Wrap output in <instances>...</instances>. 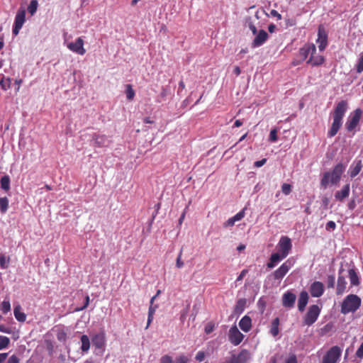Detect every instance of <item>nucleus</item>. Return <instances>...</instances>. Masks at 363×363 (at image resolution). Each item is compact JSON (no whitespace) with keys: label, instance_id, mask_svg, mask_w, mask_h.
<instances>
[{"label":"nucleus","instance_id":"obj_44","mask_svg":"<svg viewBox=\"0 0 363 363\" xmlns=\"http://www.w3.org/2000/svg\"><path fill=\"white\" fill-rule=\"evenodd\" d=\"M175 363H190V359L188 357L181 354L176 357Z\"/></svg>","mask_w":363,"mask_h":363},{"label":"nucleus","instance_id":"obj_43","mask_svg":"<svg viewBox=\"0 0 363 363\" xmlns=\"http://www.w3.org/2000/svg\"><path fill=\"white\" fill-rule=\"evenodd\" d=\"M0 85L4 90L9 89L11 86V79L9 78H7V79L3 78L0 81Z\"/></svg>","mask_w":363,"mask_h":363},{"label":"nucleus","instance_id":"obj_4","mask_svg":"<svg viewBox=\"0 0 363 363\" xmlns=\"http://www.w3.org/2000/svg\"><path fill=\"white\" fill-rule=\"evenodd\" d=\"M362 113V109L358 108L350 113L345 123L347 131L352 132L357 128L359 123Z\"/></svg>","mask_w":363,"mask_h":363},{"label":"nucleus","instance_id":"obj_62","mask_svg":"<svg viewBox=\"0 0 363 363\" xmlns=\"http://www.w3.org/2000/svg\"><path fill=\"white\" fill-rule=\"evenodd\" d=\"M7 353H1L0 354V363H3L7 358Z\"/></svg>","mask_w":363,"mask_h":363},{"label":"nucleus","instance_id":"obj_25","mask_svg":"<svg viewBox=\"0 0 363 363\" xmlns=\"http://www.w3.org/2000/svg\"><path fill=\"white\" fill-rule=\"evenodd\" d=\"M362 168V160L354 161L351 165L350 169V176L351 178L355 177L361 171Z\"/></svg>","mask_w":363,"mask_h":363},{"label":"nucleus","instance_id":"obj_29","mask_svg":"<svg viewBox=\"0 0 363 363\" xmlns=\"http://www.w3.org/2000/svg\"><path fill=\"white\" fill-rule=\"evenodd\" d=\"M246 304H247V300L245 298L238 299L237 301L235 306V309H234L235 313L237 314L242 313L246 307Z\"/></svg>","mask_w":363,"mask_h":363},{"label":"nucleus","instance_id":"obj_41","mask_svg":"<svg viewBox=\"0 0 363 363\" xmlns=\"http://www.w3.org/2000/svg\"><path fill=\"white\" fill-rule=\"evenodd\" d=\"M10 343V339L6 336L0 335V350L6 348Z\"/></svg>","mask_w":363,"mask_h":363},{"label":"nucleus","instance_id":"obj_42","mask_svg":"<svg viewBox=\"0 0 363 363\" xmlns=\"http://www.w3.org/2000/svg\"><path fill=\"white\" fill-rule=\"evenodd\" d=\"M0 310L4 314L7 313L11 310V303L9 301L4 300L1 305Z\"/></svg>","mask_w":363,"mask_h":363},{"label":"nucleus","instance_id":"obj_39","mask_svg":"<svg viewBox=\"0 0 363 363\" xmlns=\"http://www.w3.org/2000/svg\"><path fill=\"white\" fill-rule=\"evenodd\" d=\"M356 72L359 74L363 72V52L360 53L357 63L355 66Z\"/></svg>","mask_w":363,"mask_h":363},{"label":"nucleus","instance_id":"obj_35","mask_svg":"<svg viewBox=\"0 0 363 363\" xmlns=\"http://www.w3.org/2000/svg\"><path fill=\"white\" fill-rule=\"evenodd\" d=\"M9 208V199L7 197L0 198V211L4 213Z\"/></svg>","mask_w":363,"mask_h":363},{"label":"nucleus","instance_id":"obj_30","mask_svg":"<svg viewBox=\"0 0 363 363\" xmlns=\"http://www.w3.org/2000/svg\"><path fill=\"white\" fill-rule=\"evenodd\" d=\"M13 313L16 319L19 322H24L26 319V314L21 311V308L19 305L14 307Z\"/></svg>","mask_w":363,"mask_h":363},{"label":"nucleus","instance_id":"obj_33","mask_svg":"<svg viewBox=\"0 0 363 363\" xmlns=\"http://www.w3.org/2000/svg\"><path fill=\"white\" fill-rule=\"evenodd\" d=\"M157 308V305H155V306L150 305V306L149 310H148L147 323L145 329H147L149 328L150 325L151 324V323L153 320L154 314H155Z\"/></svg>","mask_w":363,"mask_h":363},{"label":"nucleus","instance_id":"obj_16","mask_svg":"<svg viewBox=\"0 0 363 363\" xmlns=\"http://www.w3.org/2000/svg\"><path fill=\"white\" fill-rule=\"evenodd\" d=\"M310 293L313 297L318 298L321 296L324 292L323 284L320 281H314L310 286Z\"/></svg>","mask_w":363,"mask_h":363},{"label":"nucleus","instance_id":"obj_17","mask_svg":"<svg viewBox=\"0 0 363 363\" xmlns=\"http://www.w3.org/2000/svg\"><path fill=\"white\" fill-rule=\"evenodd\" d=\"M316 54V48L314 44H306L299 50V55L303 60H305L308 55Z\"/></svg>","mask_w":363,"mask_h":363},{"label":"nucleus","instance_id":"obj_18","mask_svg":"<svg viewBox=\"0 0 363 363\" xmlns=\"http://www.w3.org/2000/svg\"><path fill=\"white\" fill-rule=\"evenodd\" d=\"M344 269L341 267L339 269V277L337 279V290L336 294L337 295L342 294L346 289L347 282L345 281V278L341 275Z\"/></svg>","mask_w":363,"mask_h":363},{"label":"nucleus","instance_id":"obj_60","mask_svg":"<svg viewBox=\"0 0 363 363\" xmlns=\"http://www.w3.org/2000/svg\"><path fill=\"white\" fill-rule=\"evenodd\" d=\"M0 332L9 334L11 333V330L4 325H0Z\"/></svg>","mask_w":363,"mask_h":363},{"label":"nucleus","instance_id":"obj_20","mask_svg":"<svg viewBox=\"0 0 363 363\" xmlns=\"http://www.w3.org/2000/svg\"><path fill=\"white\" fill-rule=\"evenodd\" d=\"M286 257H284L283 254L280 253L279 252L272 254L269 258V261L267 264V268H274L278 262H279Z\"/></svg>","mask_w":363,"mask_h":363},{"label":"nucleus","instance_id":"obj_58","mask_svg":"<svg viewBox=\"0 0 363 363\" xmlns=\"http://www.w3.org/2000/svg\"><path fill=\"white\" fill-rule=\"evenodd\" d=\"M249 28L253 35H256L258 33L256 26L252 23H249Z\"/></svg>","mask_w":363,"mask_h":363},{"label":"nucleus","instance_id":"obj_22","mask_svg":"<svg viewBox=\"0 0 363 363\" xmlns=\"http://www.w3.org/2000/svg\"><path fill=\"white\" fill-rule=\"evenodd\" d=\"M248 357L249 352L246 350H243L238 355L233 354L230 359L233 363H245Z\"/></svg>","mask_w":363,"mask_h":363},{"label":"nucleus","instance_id":"obj_19","mask_svg":"<svg viewBox=\"0 0 363 363\" xmlns=\"http://www.w3.org/2000/svg\"><path fill=\"white\" fill-rule=\"evenodd\" d=\"M245 208H243L242 211L238 212L234 216L228 219L223 223V227L224 228L232 227L235 225V222L242 220L245 217Z\"/></svg>","mask_w":363,"mask_h":363},{"label":"nucleus","instance_id":"obj_36","mask_svg":"<svg viewBox=\"0 0 363 363\" xmlns=\"http://www.w3.org/2000/svg\"><path fill=\"white\" fill-rule=\"evenodd\" d=\"M125 94L128 100L132 101L134 99L135 94L131 84H126Z\"/></svg>","mask_w":363,"mask_h":363},{"label":"nucleus","instance_id":"obj_31","mask_svg":"<svg viewBox=\"0 0 363 363\" xmlns=\"http://www.w3.org/2000/svg\"><path fill=\"white\" fill-rule=\"evenodd\" d=\"M279 318H276L272 320L271 326H270V330H269V332L273 337H276L278 335V334L279 333Z\"/></svg>","mask_w":363,"mask_h":363},{"label":"nucleus","instance_id":"obj_51","mask_svg":"<svg viewBox=\"0 0 363 363\" xmlns=\"http://www.w3.org/2000/svg\"><path fill=\"white\" fill-rule=\"evenodd\" d=\"M182 250H181L177 259L176 266L177 268H182L184 266V262L182 260Z\"/></svg>","mask_w":363,"mask_h":363},{"label":"nucleus","instance_id":"obj_24","mask_svg":"<svg viewBox=\"0 0 363 363\" xmlns=\"http://www.w3.org/2000/svg\"><path fill=\"white\" fill-rule=\"evenodd\" d=\"M350 184H345L342 190L338 191L335 193V197L336 200L342 201L345 199L349 196L350 194Z\"/></svg>","mask_w":363,"mask_h":363},{"label":"nucleus","instance_id":"obj_2","mask_svg":"<svg viewBox=\"0 0 363 363\" xmlns=\"http://www.w3.org/2000/svg\"><path fill=\"white\" fill-rule=\"evenodd\" d=\"M345 169V167L342 163H339L335 166L332 172H325L320 181L321 186L326 189L329 183L337 184Z\"/></svg>","mask_w":363,"mask_h":363},{"label":"nucleus","instance_id":"obj_6","mask_svg":"<svg viewBox=\"0 0 363 363\" xmlns=\"http://www.w3.org/2000/svg\"><path fill=\"white\" fill-rule=\"evenodd\" d=\"M320 313V308L318 305H311L303 318L306 325H312L318 319Z\"/></svg>","mask_w":363,"mask_h":363},{"label":"nucleus","instance_id":"obj_56","mask_svg":"<svg viewBox=\"0 0 363 363\" xmlns=\"http://www.w3.org/2000/svg\"><path fill=\"white\" fill-rule=\"evenodd\" d=\"M267 162V159L264 158L261 160H258V161H256L255 163H254V166L255 167H261L262 166H263L265 163Z\"/></svg>","mask_w":363,"mask_h":363},{"label":"nucleus","instance_id":"obj_15","mask_svg":"<svg viewBox=\"0 0 363 363\" xmlns=\"http://www.w3.org/2000/svg\"><path fill=\"white\" fill-rule=\"evenodd\" d=\"M268 33L264 30H260L252 43V47L255 48L262 45L268 39Z\"/></svg>","mask_w":363,"mask_h":363},{"label":"nucleus","instance_id":"obj_55","mask_svg":"<svg viewBox=\"0 0 363 363\" xmlns=\"http://www.w3.org/2000/svg\"><path fill=\"white\" fill-rule=\"evenodd\" d=\"M270 15L273 17H276L277 18V20L281 19V15L277 11H276L274 9L271 10Z\"/></svg>","mask_w":363,"mask_h":363},{"label":"nucleus","instance_id":"obj_59","mask_svg":"<svg viewBox=\"0 0 363 363\" xmlns=\"http://www.w3.org/2000/svg\"><path fill=\"white\" fill-rule=\"evenodd\" d=\"M348 208L350 210H354L356 207V203L354 199H352L347 204Z\"/></svg>","mask_w":363,"mask_h":363},{"label":"nucleus","instance_id":"obj_10","mask_svg":"<svg viewBox=\"0 0 363 363\" xmlns=\"http://www.w3.org/2000/svg\"><path fill=\"white\" fill-rule=\"evenodd\" d=\"M292 247L291 240L287 236H281L279 243V252L283 254L284 257H287Z\"/></svg>","mask_w":363,"mask_h":363},{"label":"nucleus","instance_id":"obj_46","mask_svg":"<svg viewBox=\"0 0 363 363\" xmlns=\"http://www.w3.org/2000/svg\"><path fill=\"white\" fill-rule=\"evenodd\" d=\"M277 132L278 130L277 128L271 130L269 138V140L270 142H276L277 140Z\"/></svg>","mask_w":363,"mask_h":363},{"label":"nucleus","instance_id":"obj_23","mask_svg":"<svg viewBox=\"0 0 363 363\" xmlns=\"http://www.w3.org/2000/svg\"><path fill=\"white\" fill-rule=\"evenodd\" d=\"M240 329L245 333H247L252 328V319L248 315L243 316L239 322Z\"/></svg>","mask_w":363,"mask_h":363},{"label":"nucleus","instance_id":"obj_50","mask_svg":"<svg viewBox=\"0 0 363 363\" xmlns=\"http://www.w3.org/2000/svg\"><path fill=\"white\" fill-rule=\"evenodd\" d=\"M336 228V224L334 221L333 220H330L326 224V226H325V229L328 230V231H332V230H334Z\"/></svg>","mask_w":363,"mask_h":363},{"label":"nucleus","instance_id":"obj_48","mask_svg":"<svg viewBox=\"0 0 363 363\" xmlns=\"http://www.w3.org/2000/svg\"><path fill=\"white\" fill-rule=\"evenodd\" d=\"M160 363H174V362L171 356L165 354L160 358Z\"/></svg>","mask_w":363,"mask_h":363},{"label":"nucleus","instance_id":"obj_37","mask_svg":"<svg viewBox=\"0 0 363 363\" xmlns=\"http://www.w3.org/2000/svg\"><path fill=\"white\" fill-rule=\"evenodd\" d=\"M10 258L6 257L4 255H0V267L1 269H7L9 265Z\"/></svg>","mask_w":363,"mask_h":363},{"label":"nucleus","instance_id":"obj_14","mask_svg":"<svg viewBox=\"0 0 363 363\" xmlns=\"http://www.w3.org/2000/svg\"><path fill=\"white\" fill-rule=\"evenodd\" d=\"M92 344L96 349L104 350L106 345V335L104 332L94 335L92 338Z\"/></svg>","mask_w":363,"mask_h":363},{"label":"nucleus","instance_id":"obj_57","mask_svg":"<svg viewBox=\"0 0 363 363\" xmlns=\"http://www.w3.org/2000/svg\"><path fill=\"white\" fill-rule=\"evenodd\" d=\"M247 269H243L240 274H239V276L237 278V281H242L243 279V278L245 277V276L247 274Z\"/></svg>","mask_w":363,"mask_h":363},{"label":"nucleus","instance_id":"obj_52","mask_svg":"<svg viewBox=\"0 0 363 363\" xmlns=\"http://www.w3.org/2000/svg\"><path fill=\"white\" fill-rule=\"evenodd\" d=\"M6 363H20V359L16 354H13L8 359Z\"/></svg>","mask_w":363,"mask_h":363},{"label":"nucleus","instance_id":"obj_3","mask_svg":"<svg viewBox=\"0 0 363 363\" xmlns=\"http://www.w3.org/2000/svg\"><path fill=\"white\" fill-rule=\"evenodd\" d=\"M362 300L355 294L347 295L341 303L340 312L346 315L350 313L356 312L361 306Z\"/></svg>","mask_w":363,"mask_h":363},{"label":"nucleus","instance_id":"obj_61","mask_svg":"<svg viewBox=\"0 0 363 363\" xmlns=\"http://www.w3.org/2000/svg\"><path fill=\"white\" fill-rule=\"evenodd\" d=\"M276 30H277L276 25H274V23H271L269 25L268 30L269 33H272L275 32Z\"/></svg>","mask_w":363,"mask_h":363},{"label":"nucleus","instance_id":"obj_40","mask_svg":"<svg viewBox=\"0 0 363 363\" xmlns=\"http://www.w3.org/2000/svg\"><path fill=\"white\" fill-rule=\"evenodd\" d=\"M168 94V89L167 87L162 86L161 89V92L160 94V96L157 99L156 101L157 103H161L162 101H164L166 99V97Z\"/></svg>","mask_w":363,"mask_h":363},{"label":"nucleus","instance_id":"obj_54","mask_svg":"<svg viewBox=\"0 0 363 363\" xmlns=\"http://www.w3.org/2000/svg\"><path fill=\"white\" fill-rule=\"evenodd\" d=\"M89 296L88 295H86L85 297L84 305L83 306H82L81 308L76 309V311H82V310L85 309L89 306Z\"/></svg>","mask_w":363,"mask_h":363},{"label":"nucleus","instance_id":"obj_27","mask_svg":"<svg viewBox=\"0 0 363 363\" xmlns=\"http://www.w3.org/2000/svg\"><path fill=\"white\" fill-rule=\"evenodd\" d=\"M325 61L323 56L312 54L308 60L307 61V64H310L312 66H319L322 65Z\"/></svg>","mask_w":363,"mask_h":363},{"label":"nucleus","instance_id":"obj_34","mask_svg":"<svg viewBox=\"0 0 363 363\" xmlns=\"http://www.w3.org/2000/svg\"><path fill=\"white\" fill-rule=\"evenodd\" d=\"M1 188L6 191L10 189V177L8 175L3 176L0 179Z\"/></svg>","mask_w":363,"mask_h":363},{"label":"nucleus","instance_id":"obj_53","mask_svg":"<svg viewBox=\"0 0 363 363\" xmlns=\"http://www.w3.org/2000/svg\"><path fill=\"white\" fill-rule=\"evenodd\" d=\"M195 359L199 362H202L205 359V353L203 351L197 352Z\"/></svg>","mask_w":363,"mask_h":363},{"label":"nucleus","instance_id":"obj_45","mask_svg":"<svg viewBox=\"0 0 363 363\" xmlns=\"http://www.w3.org/2000/svg\"><path fill=\"white\" fill-rule=\"evenodd\" d=\"M272 363H277L274 359ZM284 363H298L297 357L294 354H290L284 361Z\"/></svg>","mask_w":363,"mask_h":363},{"label":"nucleus","instance_id":"obj_9","mask_svg":"<svg viewBox=\"0 0 363 363\" xmlns=\"http://www.w3.org/2000/svg\"><path fill=\"white\" fill-rule=\"evenodd\" d=\"M244 335L238 330L236 325H233L229 330L228 339L233 345H238L242 341Z\"/></svg>","mask_w":363,"mask_h":363},{"label":"nucleus","instance_id":"obj_7","mask_svg":"<svg viewBox=\"0 0 363 363\" xmlns=\"http://www.w3.org/2000/svg\"><path fill=\"white\" fill-rule=\"evenodd\" d=\"M291 267L292 262L290 259H287L277 269H276L271 276L274 280H278L280 282Z\"/></svg>","mask_w":363,"mask_h":363},{"label":"nucleus","instance_id":"obj_47","mask_svg":"<svg viewBox=\"0 0 363 363\" xmlns=\"http://www.w3.org/2000/svg\"><path fill=\"white\" fill-rule=\"evenodd\" d=\"M281 191L284 194L289 195L291 192V186L289 184H283Z\"/></svg>","mask_w":363,"mask_h":363},{"label":"nucleus","instance_id":"obj_26","mask_svg":"<svg viewBox=\"0 0 363 363\" xmlns=\"http://www.w3.org/2000/svg\"><path fill=\"white\" fill-rule=\"evenodd\" d=\"M92 139L94 140V145L97 147H105L108 144V140L105 135L94 134Z\"/></svg>","mask_w":363,"mask_h":363},{"label":"nucleus","instance_id":"obj_11","mask_svg":"<svg viewBox=\"0 0 363 363\" xmlns=\"http://www.w3.org/2000/svg\"><path fill=\"white\" fill-rule=\"evenodd\" d=\"M317 43L320 51H323L328 45V33L323 25L318 26Z\"/></svg>","mask_w":363,"mask_h":363},{"label":"nucleus","instance_id":"obj_49","mask_svg":"<svg viewBox=\"0 0 363 363\" xmlns=\"http://www.w3.org/2000/svg\"><path fill=\"white\" fill-rule=\"evenodd\" d=\"M335 276L329 275L327 279V284L328 288H333L335 286Z\"/></svg>","mask_w":363,"mask_h":363},{"label":"nucleus","instance_id":"obj_38","mask_svg":"<svg viewBox=\"0 0 363 363\" xmlns=\"http://www.w3.org/2000/svg\"><path fill=\"white\" fill-rule=\"evenodd\" d=\"M38 3L37 0H32L28 6V11L30 13V15H33L38 9Z\"/></svg>","mask_w":363,"mask_h":363},{"label":"nucleus","instance_id":"obj_64","mask_svg":"<svg viewBox=\"0 0 363 363\" xmlns=\"http://www.w3.org/2000/svg\"><path fill=\"white\" fill-rule=\"evenodd\" d=\"M323 204L324 205L325 208H327L328 205L329 203V199L328 197H323L322 199Z\"/></svg>","mask_w":363,"mask_h":363},{"label":"nucleus","instance_id":"obj_5","mask_svg":"<svg viewBox=\"0 0 363 363\" xmlns=\"http://www.w3.org/2000/svg\"><path fill=\"white\" fill-rule=\"evenodd\" d=\"M342 354V350L339 346L330 348L323 356L321 363H337Z\"/></svg>","mask_w":363,"mask_h":363},{"label":"nucleus","instance_id":"obj_32","mask_svg":"<svg viewBox=\"0 0 363 363\" xmlns=\"http://www.w3.org/2000/svg\"><path fill=\"white\" fill-rule=\"evenodd\" d=\"M82 345L81 350L83 352H87L90 349V340L86 335H82L80 337Z\"/></svg>","mask_w":363,"mask_h":363},{"label":"nucleus","instance_id":"obj_63","mask_svg":"<svg viewBox=\"0 0 363 363\" xmlns=\"http://www.w3.org/2000/svg\"><path fill=\"white\" fill-rule=\"evenodd\" d=\"M66 337V333L65 332L59 333L57 334V339L59 340H62Z\"/></svg>","mask_w":363,"mask_h":363},{"label":"nucleus","instance_id":"obj_1","mask_svg":"<svg viewBox=\"0 0 363 363\" xmlns=\"http://www.w3.org/2000/svg\"><path fill=\"white\" fill-rule=\"evenodd\" d=\"M348 108V103L345 100L338 102L333 113V121L330 129L328 133L329 138L334 137L340 130L342 124V118Z\"/></svg>","mask_w":363,"mask_h":363},{"label":"nucleus","instance_id":"obj_28","mask_svg":"<svg viewBox=\"0 0 363 363\" xmlns=\"http://www.w3.org/2000/svg\"><path fill=\"white\" fill-rule=\"evenodd\" d=\"M348 277L352 286H358L360 284L359 277L354 269H350L348 271Z\"/></svg>","mask_w":363,"mask_h":363},{"label":"nucleus","instance_id":"obj_12","mask_svg":"<svg viewBox=\"0 0 363 363\" xmlns=\"http://www.w3.org/2000/svg\"><path fill=\"white\" fill-rule=\"evenodd\" d=\"M67 48L77 54L83 55L86 53V50L84 48V40L79 37L75 42H72L67 44Z\"/></svg>","mask_w":363,"mask_h":363},{"label":"nucleus","instance_id":"obj_13","mask_svg":"<svg viewBox=\"0 0 363 363\" xmlns=\"http://www.w3.org/2000/svg\"><path fill=\"white\" fill-rule=\"evenodd\" d=\"M296 296L291 291H287L282 296V305L287 308H291L294 306Z\"/></svg>","mask_w":363,"mask_h":363},{"label":"nucleus","instance_id":"obj_8","mask_svg":"<svg viewBox=\"0 0 363 363\" xmlns=\"http://www.w3.org/2000/svg\"><path fill=\"white\" fill-rule=\"evenodd\" d=\"M26 21V11L19 9L16 15L13 26V34L17 35Z\"/></svg>","mask_w":363,"mask_h":363},{"label":"nucleus","instance_id":"obj_21","mask_svg":"<svg viewBox=\"0 0 363 363\" xmlns=\"http://www.w3.org/2000/svg\"><path fill=\"white\" fill-rule=\"evenodd\" d=\"M308 294L306 291H302L300 293L298 300V308L301 312H303L305 310V308L308 301Z\"/></svg>","mask_w":363,"mask_h":363}]
</instances>
